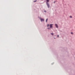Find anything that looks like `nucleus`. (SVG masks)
I'll return each instance as SVG.
<instances>
[{
    "label": "nucleus",
    "instance_id": "f257e3e1",
    "mask_svg": "<svg viewBox=\"0 0 75 75\" xmlns=\"http://www.w3.org/2000/svg\"><path fill=\"white\" fill-rule=\"evenodd\" d=\"M49 2V0H46V4L48 8H50V4H49V3H48Z\"/></svg>",
    "mask_w": 75,
    "mask_h": 75
},
{
    "label": "nucleus",
    "instance_id": "f03ea898",
    "mask_svg": "<svg viewBox=\"0 0 75 75\" xmlns=\"http://www.w3.org/2000/svg\"><path fill=\"white\" fill-rule=\"evenodd\" d=\"M50 28H52V24H50Z\"/></svg>",
    "mask_w": 75,
    "mask_h": 75
},
{
    "label": "nucleus",
    "instance_id": "7ed1b4c3",
    "mask_svg": "<svg viewBox=\"0 0 75 75\" xmlns=\"http://www.w3.org/2000/svg\"><path fill=\"white\" fill-rule=\"evenodd\" d=\"M40 20L41 21V22H42V21H44V19H42L41 18H40Z\"/></svg>",
    "mask_w": 75,
    "mask_h": 75
},
{
    "label": "nucleus",
    "instance_id": "20e7f679",
    "mask_svg": "<svg viewBox=\"0 0 75 75\" xmlns=\"http://www.w3.org/2000/svg\"><path fill=\"white\" fill-rule=\"evenodd\" d=\"M55 25L56 28H58V25H57V24H55Z\"/></svg>",
    "mask_w": 75,
    "mask_h": 75
},
{
    "label": "nucleus",
    "instance_id": "39448f33",
    "mask_svg": "<svg viewBox=\"0 0 75 75\" xmlns=\"http://www.w3.org/2000/svg\"><path fill=\"white\" fill-rule=\"evenodd\" d=\"M47 21H48V18H47L46 20V22H47Z\"/></svg>",
    "mask_w": 75,
    "mask_h": 75
},
{
    "label": "nucleus",
    "instance_id": "423d86ee",
    "mask_svg": "<svg viewBox=\"0 0 75 75\" xmlns=\"http://www.w3.org/2000/svg\"><path fill=\"white\" fill-rule=\"evenodd\" d=\"M51 34L52 35H54V33H51Z\"/></svg>",
    "mask_w": 75,
    "mask_h": 75
},
{
    "label": "nucleus",
    "instance_id": "0eeeda50",
    "mask_svg": "<svg viewBox=\"0 0 75 75\" xmlns=\"http://www.w3.org/2000/svg\"><path fill=\"white\" fill-rule=\"evenodd\" d=\"M36 1H37V0L34 1H33L34 2H36Z\"/></svg>",
    "mask_w": 75,
    "mask_h": 75
},
{
    "label": "nucleus",
    "instance_id": "6e6552de",
    "mask_svg": "<svg viewBox=\"0 0 75 75\" xmlns=\"http://www.w3.org/2000/svg\"><path fill=\"white\" fill-rule=\"evenodd\" d=\"M70 18H72V16H70Z\"/></svg>",
    "mask_w": 75,
    "mask_h": 75
},
{
    "label": "nucleus",
    "instance_id": "1a4fd4ad",
    "mask_svg": "<svg viewBox=\"0 0 75 75\" xmlns=\"http://www.w3.org/2000/svg\"><path fill=\"white\" fill-rule=\"evenodd\" d=\"M49 26V24H48L47 25V27H48Z\"/></svg>",
    "mask_w": 75,
    "mask_h": 75
},
{
    "label": "nucleus",
    "instance_id": "9d476101",
    "mask_svg": "<svg viewBox=\"0 0 75 75\" xmlns=\"http://www.w3.org/2000/svg\"><path fill=\"white\" fill-rule=\"evenodd\" d=\"M44 12H45V13H46L47 11H44Z\"/></svg>",
    "mask_w": 75,
    "mask_h": 75
},
{
    "label": "nucleus",
    "instance_id": "9b49d317",
    "mask_svg": "<svg viewBox=\"0 0 75 75\" xmlns=\"http://www.w3.org/2000/svg\"><path fill=\"white\" fill-rule=\"evenodd\" d=\"M47 29H48V30H50V28H47Z\"/></svg>",
    "mask_w": 75,
    "mask_h": 75
},
{
    "label": "nucleus",
    "instance_id": "f8f14e48",
    "mask_svg": "<svg viewBox=\"0 0 75 75\" xmlns=\"http://www.w3.org/2000/svg\"><path fill=\"white\" fill-rule=\"evenodd\" d=\"M71 34H73V33H72V32H71Z\"/></svg>",
    "mask_w": 75,
    "mask_h": 75
},
{
    "label": "nucleus",
    "instance_id": "ddd939ff",
    "mask_svg": "<svg viewBox=\"0 0 75 75\" xmlns=\"http://www.w3.org/2000/svg\"><path fill=\"white\" fill-rule=\"evenodd\" d=\"M55 2H56V1H54V3H55Z\"/></svg>",
    "mask_w": 75,
    "mask_h": 75
},
{
    "label": "nucleus",
    "instance_id": "4468645a",
    "mask_svg": "<svg viewBox=\"0 0 75 75\" xmlns=\"http://www.w3.org/2000/svg\"><path fill=\"white\" fill-rule=\"evenodd\" d=\"M57 37H59V35H57Z\"/></svg>",
    "mask_w": 75,
    "mask_h": 75
},
{
    "label": "nucleus",
    "instance_id": "2eb2a0df",
    "mask_svg": "<svg viewBox=\"0 0 75 75\" xmlns=\"http://www.w3.org/2000/svg\"><path fill=\"white\" fill-rule=\"evenodd\" d=\"M54 39H55V38H54Z\"/></svg>",
    "mask_w": 75,
    "mask_h": 75
}]
</instances>
